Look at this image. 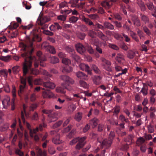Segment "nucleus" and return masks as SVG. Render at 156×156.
Masks as SVG:
<instances>
[{
    "label": "nucleus",
    "mask_w": 156,
    "mask_h": 156,
    "mask_svg": "<svg viewBox=\"0 0 156 156\" xmlns=\"http://www.w3.org/2000/svg\"><path fill=\"white\" fill-rule=\"evenodd\" d=\"M30 46L28 47L24 44H22L23 47V50L25 51L26 52L22 55L23 57H25V62L23 64V71L24 75H26L28 72V68H30L32 66V60H34V57L32 58L30 55L34 51V49L31 47L33 45V43L30 41Z\"/></svg>",
    "instance_id": "obj_1"
},
{
    "label": "nucleus",
    "mask_w": 156,
    "mask_h": 156,
    "mask_svg": "<svg viewBox=\"0 0 156 156\" xmlns=\"http://www.w3.org/2000/svg\"><path fill=\"white\" fill-rule=\"evenodd\" d=\"M43 113L48 114V119L50 122H53L56 121L57 119V114L55 113H52V110H42Z\"/></svg>",
    "instance_id": "obj_2"
},
{
    "label": "nucleus",
    "mask_w": 156,
    "mask_h": 156,
    "mask_svg": "<svg viewBox=\"0 0 156 156\" xmlns=\"http://www.w3.org/2000/svg\"><path fill=\"white\" fill-rule=\"evenodd\" d=\"M115 136V133L114 132H111L109 134V140H108L107 139L104 140L103 141L101 142L102 144L105 145L107 147H109L112 143V140ZM101 143V142H100Z\"/></svg>",
    "instance_id": "obj_3"
},
{
    "label": "nucleus",
    "mask_w": 156,
    "mask_h": 156,
    "mask_svg": "<svg viewBox=\"0 0 156 156\" xmlns=\"http://www.w3.org/2000/svg\"><path fill=\"white\" fill-rule=\"evenodd\" d=\"M100 59L102 62L101 65L103 68L108 71H111V69L109 67L111 64V62L103 57L101 58Z\"/></svg>",
    "instance_id": "obj_4"
},
{
    "label": "nucleus",
    "mask_w": 156,
    "mask_h": 156,
    "mask_svg": "<svg viewBox=\"0 0 156 156\" xmlns=\"http://www.w3.org/2000/svg\"><path fill=\"white\" fill-rule=\"evenodd\" d=\"M2 108L7 109L10 105V98L8 96H5L2 100Z\"/></svg>",
    "instance_id": "obj_5"
},
{
    "label": "nucleus",
    "mask_w": 156,
    "mask_h": 156,
    "mask_svg": "<svg viewBox=\"0 0 156 156\" xmlns=\"http://www.w3.org/2000/svg\"><path fill=\"white\" fill-rule=\"evenodd\" d=\"M51 20L50 18L46 16H40L37 20L38 23L41 25H43L46 22L49 21Z\"/></svg>",
    "instance_id": "obj_6"
},
{
    "label": "nucleus",
    "mask_w": 156,
    "mask_h": 156,
    "mask_svg": "<svg viewBox=\"0 0 156 156\" xmlns=\"http://www.w3.org/2000/svg\"><path fill=\"white\" fill-rule=\"evenodd\" d=\"M80 69L83 70L85 71L88 74L92 75V72L90 69L89 66L87 64L81 63L79 65Z\"/></svg>",
    "instance_id": "obj_7"
},
{
    "label": "nucleus",
    "mask_w": 156,
    "mask_h": 156,
    "mask_svg": "<svg viewBox=\"0 0 156 156\" xmlns=\"http://www.w3.org/2000/svg\"><path fill=\"white\" fill-rule=\"evenodd\" d=\"M21 117L23 122L24 124L27 126V128L30 130V136L33 137V134L32 133V129H31L30 128V125L28 122H25L24 117V113L23 112H21Z\"/></svg>",
    "instance_id": "obj_8"
},
{
    "label": "nucleus",
    "mask_w": 156,
    "mask_h": 156,
    "mask_svg": "<svg viewBox=\"0 0 156 156\" xmlns=\"http://www.w3.org/2000/svg\"><path fill=\"white\" fill-rule=\"evenodd\" d=\"M61 78L63 81L69 84H73L74 83V81L72 79L66 76H62Z\"/></svg>",
    "instance_id": "obj_9"
},
{
    "label": "nucleus",
    "mask_w": 156,
    "mask_h": 156,
    "mask_svg": "<svg viewBox=\"0 0 156 156\" xmlns=\"http://www.w3.org/2000/svg\"><path fill=\"white\" fill-rule=\"evenodd\" d=\"M21 83L22 85H20V90L18 91V94L21 95V92L23 91L24 89L25 88L26 85V79L25 78H21Z\"/></svg>",
    "instance_id": "obj_10"
},
{
    "label": "nucleus",
    "mask_w": 156,
    "mask_h": 156,
    "mask_svg": "<svg viewBox=\"0 0 156 156\" xmlns=\"http://www.w3.org/2000/svg\"><path fill=\"white\" fill-rule=\"evenodd\" d=\"M76 50L79 53L82 54L85 52V49L84 46L80 43H78L75 45Z\"/></svg>",
    "instance_id": "obj_11"
},
{
    "label": "nucleus",
    "mask_w": 156,
    "mask_h": 156,
    "mask_svg": "<svg viewBox=\"0 0 156 156\" xmlns=\"http://www.w3.org/2000/svg\"><path fill=\"white\" fill-rule=\"evenodd\" d=\"M76 105L72 103L69 105L66 108V112L68 114H71L76 108Z\"/></svg>",
    "instance_id": "obj_12"
},
{
    "label": "nucleus",
    "mask_w": 156,
    "mask_h": 156,
    "mask_svg": "<svg viewBox=\"0 0 156 156\" xmlns=\"http://www.w3.org/2000/svg\"><path fill=\"white\" fill-rule=\"evenodd\" d=\"M49 29L51 30L54 31H56L57 30L61 29L62 27L58 23H55L49 27Z\"/></svg>",
    "instance_id": "obj_13"
},
{
    "label": "nucleus",
    "mask_w": 156,
    "mask_h": 156,
    "mask_svg": "<svg viewBox=\"0 0 156 156\" xmlns=\"http://www.w3.org/2000/svg\"><path fill=\"white\" fill-rule=\"evenodd\" d=\"M76 75L77 77L80 79L84 80L88 79L87 76L82 72L79 71L77 72Z\"/></svg>",
    "instance_id": "obj_14"
},
{
    "label": "nucleus",
    "mask_w": 156,
    "mask_h": 156,
    "mask_svg": "<svg viewBox=\"0 0 156 156\" xmlns=\"http://www.w3.org/2000/svg\"><path fill=\"white\" fill-rule=\"evenodd\" d=\"M38 32V30L34 29L33 30L32 32H31V34L34 35V37L32 38L33 41H34V38H36L37 39V41L38 42L41 41V39L39 37V36L37 35V32Z\"/></svg>",
    "instance_id": "obj_15"
},
{
    "label": "nucleus",
    "mask_w": 156,
    "mask_h": 156,
    "mask_svg": "<svg viewBox=\"0 0 156 156\" xmlns=\"http://www.w3.org/2000/svg\"><path fill=\"white\" fill-rule=\"evenodd\" d=\"M36 149L37 150V153L38 156H47L46 151L44 150L42 151L41 149L39 148L38 147H37Z\"/></svg>",
    "instance_id": "obj_16"
},
{
    "label": "nucleus",
    "mask_w": 156,
    "mask_h": 156,
    "mask_svg": "<svg viewBox=\"0 0 156 156\" xmlns=\"http://www.w3.org/2000/svg\"><path fill=\"white\" fill-rule=\"evenodd\" d=\"M43 96L44 98H51L55 96L54 94L51 92H44L43 93Z\"/></svg>",
    "instance_id": "obj_17"
},
{
    "label": "nucleus",
    "mask_w": 156,
    "mask_h": 156,
    "mask_svg": "<svg viewBox=\"0 0 156 156\" xmlns=\"http://www.w3.org/2000/svg\"><path fill=\"white\" fill-rule=\"evenodd\" d=\"M43 85L44 87L51 89H54L55 86L54 83L50 82L44 83Z\"/></svg>",
    "instance_id": "obj_18"
},
{
    "label": "nucleus",
    "mask_w": 156,
    "mask_h": 156,
    "mask_svg": "<svg viewBox=\"0 0 156 156\" xmlns=\"http://www.w3.org/2000/svg\"><path fill=\"white\" fill-rule=\"evenodd\" d=\"M92 79L94 83L96 85L99 84L101 82V78L100 76H94L92 77Z\"/></svg>",
    "instance_id": "obj_19"
},
{
    "label": "nucleus",
    "mask_w": 156,
    "mask_h": 156,
    "mask_svg": "<svg viewBox=\"0 0 156 156\" xmlns=\"http://www.w3.org/2000/svg\"><path fill=\"white\" fill-rule=\"evenodd\" d=\"M123 55L120 53L118 54L116 58V60L120 63H123L125 62Z\"/></svg>",
    "instance_id": "obj_20"
},
{
    "label": "nucleus",
    "mask_w": 156,
    "mask_h": 156,
    "mask_svg": "<svg viewBox=\"0 0 156 156\" xmlns=\"http://www.w3.org/2000/svg\"><path fill=\"white\" fill-rule=\"evenodd\" d=\"M18 32L17 31L11 32L9 31L8 36L10 38H14L16 37L17 35Z\"/></svg>",
    "instance_id": "obj_21"
},
{
    "label": "nucleus",
    "mask_w": 156,
    "mask_h": 156,
    "mask_svg": "<svg viewBox=\"0 0 156 156\" xmlns=\"http://www.w3.org/2000/svg\"><path fill=\"white\" fill-rule=\"evenodd\" d=\"M52 142L55 144H59L62 143V141L59 138V135H58L52 140Z\"/></svg>",
    "instance_id": "obj_22"
},
{
    "label": "nucleus",
    "mask_w": 156,
    "mask_h": 156,
    "mask_svg": "<svg viewBox=\"0 0 156 156\" xmlns=\"http://www.w3.org/2000/svg\"><path fill=\"white\" fill-rule=\"evenodd\" d=\"M98 122V120L96 118H94L90 122V124L93 128H94L97 125Z\"/></svg>",
    "instance_id": "obj_23"
},
{
    "label": "nucleus",
    "mask_w": 156,
    "mask_h": 156,
    "mask_svg": "<svg viewBox=\"0 0 156 156\" xmlns=\"http://www.w3.org/2000/svg\"><path fill=\"white\" fill-rule=\"evenodd\" d=\"M11 59L10 55H8L6 56H0V59L5 62H8Z\"/></svg>",
    "instance_id": "obj_24"
},
{
    "label": "nucleus",
    "mask_w": 156,
    "mask_h": 156,
    "mask_svg": "<svg viewBox=\"0 0 156 156\" xmlns=\"http://www.w3.org/2000/svg\"><path fill=\"white\" fill-rule=\"evenodd\" d=\"M80 86L84 88H87L89 87V85L85 82L83 80L79 81Z\"/></svg>",
    "instance_id": "obj_25"
},
{
    "label": "nucleus",
    "mask_w": 156,
    "mask_h": 156,
    "mask_svg": "<svg viewBox=\"0 0 156 156\" xmlns=\"http://www.w3.org/2000/svg\"><path fill=\"white\" fill-rule=\"evenodd\" d=\"M0 74L5 78L8 77V72L6 69H3L0 70Z\"/></svg>",
    "instance_id": "obj_26"
},
{
    "label": "nucleus",
    "mask_w": 156,
    "mask_h": 156,
    "mask_svg": "<svg viewBox=\"0 0 156 156\" xmlns=\"http://www.w3.org/2000/svg\"><path fill=\"white\" fill-rule=\"evenodd\" d=\"M133 136L132 135H130L125 140L126 142H129V144H131L133 142Z\"/></svg>",
    "instance_id": "obj_27"
},
{
    "label": "nucleus",
    "mask_w": 156,
    "mask_h": 156,
    "mask_svg": "<svg viewBox=\"0 0 156 156\" xmlns=\"http://www.w3.org/2000/svg\"><path fill=\"white\" fill-rule=\"evenodd\" d=\"M61 86L62 87H63L69 90H71L73 89L72 87L71 86H69V85H66V83H62Z\"/></svg>",
    "instance_id": "obj_28"
},
{
    "label": "nucleus",
    "mask_w": 156,
    "mask_h": 156,
    "mask_svg": "<svg viewBox=\"0 0 156 156\" xmlns=\"http://www.w3.org/2000/svg\"><path fill=\"white\" fill-rule=\"evenodd\" d=\"M91 67L96 73L99 74L100 73V71L99 69L95 65L92 64L91 65Z\"/></svg>",
    "instance_id": "obj_29"
},
{
    "label": "nucleus",
    "mask_w": 156,
    "mask_h": 156,
    "mask_svg": "<svg viewBox=\"0 0 156 156\" xmlns=\"http://www.w3.org/2000/svg\"><path fill=\"white\" fill-rule=\"evenodd\" d=\"M104 26L105 27L111 30L114 29V27L113 25L108 22H105L104 24Z\"/></svg>",
    "instance_id": "obj_30"
},
{
    "label": "nucleus",
    "mask_w": 156,
    "mask_h": 156,
    "mask_svg": "<svg viewBox=\"0 0 156 156\" xmlns=\"http://www.w3.org/2000/svg\"><path fill=\"white\" fill-rule=\"evenodd\" d=\"M51 62L52 63H56L59 62V60L58 58L53 56L51 58Z\"/></svg>",
    "instance_id": "obj_31"
},
{
    "label": "nucleus",
    "mask_w": 156,
    "mask_h": 156,
    "mask_svg": "<svg viewBox=\"0 0 156 156\" xmlns=\"http://www.w3.org/2000/svg\"><path fill=\"white\" fill-rule=\"evenodd\" d=\"M82 115L81 113L78 112L76 115L75 119L78 121H80L82 119Z\"/></svg>",
    "instance_id": "obj_32"
},
{
    "label": "nucleus",
    "mask_w": 156,
    "mask_h": 156,
    "mask_svg": "<svg viewBox=\"0 0 156 156\" xmlns=\"http://www.w3.org/2000/svg\"><path fill=\"white\" fill-rule=\"evenodd\" d=\"M145 141V139L143 137H140L138 138L137 140V143L138 144H143Z\"/></svg>",
    "instance_id": "obj_33"
},
{
    "label": "nucleus",
    "mask_w": 156,
    "mask_h": 156,
    "mask_svg": "<svg viewBox=\"0 0 156 156\" xmlns=\"http://www.w3.org/2000/svg\"><path fill=\"white\" fill-rule=\"evenodd\" d=\"M16 87H15L14 86H12V96L13 97L12 101H14L15 100V98L16 97Z\"/></svg>",
    "instance_id": "obj_34"
},
{
    "label": "nucleus",
    "mask_w": 156,
    "mask_h": 156,
    "mask_svg": "<svg viewBox=\"0 0 156 156\" xmlns=\"http://www.w3.org/2000/svg\"><path fill=\"white\" fill-rule=\"evenodd\" d=\"M62 63L66 65H69L71 63L70 60L67 58H64L62 59Z\"/></svg>",
    "instance_id": "obj_35"
},
{
    "label": "nucleus",
    "mask_w": 156,
    "mask_h": 156,
    "mask_svg": "<svg viewBox=\"0 0 156 156\" xmlns=\"http://www.w3.org/2000/svg\"><path fill=\"white\" fill-rule=\"evenodd\" d=\"M56 91L57 92L65 94L66 92L64 90V88H62L61 87H58L56 88Z\"/></svg>",
    "instance_id": "obj_36"
},
{
    "label": "nucleus",
    "mask_w": 156,
    "mask_h": 156,
    "mask_svg": "<svg viewBox=\"0 0 156 156\" xmlns=\"http://www.w3.org/2000/svg\"><path fill=\"white\" fill-rule=\"evenodd\" d=\"M78 20V18L77 17L73 16L70 18L69 21L70 23H73L76 22Z\"/></svg>",
    "instance_id": "obj_37"
},
{
    "label": "nucleus",
    "mask_w": 156,
    "mask_h": 156,
    "mask_svg": "<svg viewBox=\"0 0 156 156\" xmlns=\"http://www.w3.org/2000/svg\"><path fill=\"white\" fill-rule=\"evenodd\" d=\"M135 54V53L134 51H130L128 53V57L130 58H132L134 57Z\"/></svg>",
    "instance_id": "obj_38"
},
{
    "label": "nucleus",
    "mask_w": 156,
    "mask_h": 156,
    "mask_svg": "<svg viewBox=\"0 0 156 156\" xmlns=\"http://www.w3.org/2000/svg\"><path fill=\"white\" fill-rule=\"evenodd\" d=\"M12 71L14 73H17L20 70L19 67L18 66H15L12 67Z\"/></svg>",
    "instance_id": "obj_39"
},
{
    "label": "nucleus",
    "mask_w": 156,
    "mask_h": 156,
    "mask_svg": "<svg viewBox=\"0 0 156 156\" xmlns=\"http://www.w3.org/2000/svg\"><path fill=\"white\" fill-rule=\"evenodd\" d=\"M35 85H40L42 83V80L41 79H37L35 80L34 81Z\"/></svg>",
    "instance_id": "obj_40"
},
{
    "label": "nucleus",
    "mask_w": 156,
    "mask_h": 156,
    "mask_svg": "<svg viewBox=\"0 0 156 156\" xmlns=\"http://www.w3.org/2000/svg\"><path fill=\"white\" fill-rule=\"evenodd\" d=\"M78 141L79 142L78 143L80 144H84H84H85L84 140H85L86 139V137H83L81 138H79V137H78Z\"/></svg>",
    "instance_id": "obj_41"
},
{
    "label": "nucleus",
    "mask_w": 156,
    "mask_h": 156,
    "mask_svg": "<svg viewBox=\"0 0 156 156\" xmlns=\"http://www.w3.org/2000/svg\"><path fill=\"white\" fill-rule=\"evenodd\" d=\"M49 51L50 52L53 54H55L56 53V51L55 48L52 46H49L48 47Z\"/></svg>",
    "instance_id": "obj_42"
},
{
    "label": "nucleus",
    "mask_w": 156,
    "mask_h": 156,
    "mask_svg": "<svg viewBox=\"0 0 156 156\" xmlns=\"http://www.w3.org/2000/svg\"><path fill=\"white\" fill-rule=\"evenodd\" d=\"M48 151L49 153L51 154H54L55 152V149L52 147H49Z\"/></svg>",
    "instance_id": "obj_43"
},
{
    "label": "nucleus",
    "mask_w": 156,
    "mask_h": 156,
    "mask_svg": "<svg viewBox=\"0 0 156 156\" xmlns=\"http://www.w3.org/2000/svg\"><path fill=\"white\" fill-rule=\"evenodd\" d=\"M66 18V16L64 15H60L57 17V19L58 20L62 21H65Z\"/></svg>",
    "instance_id": "obj_44"
},
{
    "label": "nucleus",
    "mask_w": 156,
    "mask_h": 156,
    "mask_svg": "<svg viewBox=\"0 0 156 156\" xmlns=\"http://www.w3.org/2000/svg\"><path fill=\"white\" fill-rule=\"evenodd\" d=\"M119 119L122 122H128V120L127 119H126L125 117L122 115H121L119 117Z\"/></svg>",
    "instance_id": "obj_45"
},
{
    "label": "nucleus",
    "mask_w": 156,
    "mask_h": 156,
    "mask_svg": "<svg viewBox=\"0 0 156 156\" xmlns=\"http://www.w3.org/2000/svg\"><path fill=\"white\" fill-rule=\"evenodd\" d=\"M31 73L34 75H37L39 74V71L36 69H32L31 70Z\"/></svg>",
    "instance_id": "obj_46"
},
{
    "label": "nucleus",
    "mask_w": 156,
    "mask_h": 156,
    "mask_svg": "<svg viewBox=\"0 0 156 156\" xmlns=\"http://www.w3.org/2000/svg\"><path fill=\"white\" fill-rule=\"evenodd\" d=\"M113 90L115 92V94L121 93L122 91L116 86L113 87Z\"/></svg>",
    "instance_id": "obj_47"
},
{
    "label": "nucleus",
    "mask_w": 156,
    "mask_h": 156,
    "mask_svg": "<svg viewBox=\"0 0 156 156\" xmlns=\"http://www.w3.org/2000/svg\"><path fill=\"white\" fill-rule=\"evenodd\" d=\"M87 49L90 53L91 54H92L94 53V50L90 46H87Z\"/></svg>",
    "instance_id": "obj_48"
},
{
    "label": "nucleus",
    "mask_w": 156,
    "mask_h": 156,
    "mask_svg": "<svg viewBox=\"0 0 156 156\" xmlns=\"http://www.w3.org/2000/svg\"><path fill=\"white\" fill-rule=\"evenodd\" d=\"M78 37L81 39H83L85 36V35L83 33H79L77 34Z\"/></svg>",
    "instance_id": "obj_49"
},
{
    "label": "nucleus",
    "mask_w": 156,
    "mask_h": 156,
    "mask_svg": "<svg viewBox=\"0 0 156 156\" xmlns=\"http://www.w3.org/2000/svg\"><path fill=\"white\" fill-rule=\"evenodd\" d=\"M9 125L8 124H6L4 125V126L1 127L0 129L1 131H5L9 128Z\"/></svg>",
    "instance_id": "obj_50"
},
{
    "label": "nucleus",
    "mask_w": 156,
    "mask_h": 156,
    "mask_svg": "<svg viewBox=\"0 0 156 156\" xmlns=\"http://www.w3.org/2000/svg\"><path fill=\"white\" fill-rule=\"evenodd\" d=\"M42 55V53L40 51H38L37 52V55L39 57V60L40 61V65L41 66H45V65H43L42 64V62H41V59L40 58V57L41 56V55Z\"/></svg>",
    "instance_id": "obj_51"
},
{
    "label": "nucleus",
    "mask_w": 156,
    "mask_h": 156,
    "mask_svg": "<svg viewBox=\"0 0 156 156\" xmlns=\"http://www.w3.org/2000/svg\"><path fill=\"white\" fill-rule=\"evenodd\" d=\"M28 81L29 84L32 87V86L33 78L31 76H29L28 77Z\"/></svg>",
    "instance_id": "obj_52"
},
{
    "label": "nucleus",
    "mask_w": 156,
    "mask_h": 156,
    "mask_svg": "<svg viewBox=\"0 0 156 156\" xmlns=\"http://www.w3.org/2000/svg\"><path fill=\"white\" fill-rule=\"evenodd\" d=\"M84 59L85 60L89 62H91L92 61V57L89 55H87L85 56Z\"/></svg>",
    "instance_id": "obj_53"
},
{
    "label": "nucleus",
    "mask_w": 156,
    "mask_h": 156,
    "mask_svg": "<svg viewBox=\"0 0 156 156\" xmlns=\"http://www.w3.org/2000/svg\"><path fill=\"white\" fill-rule=\"evenodd\" d=\"M43 33L44 34L47 35L52 36L53 35V33L52 32H51L48 30H44L43 31Z\"/></svg>",
    "instance_id": "obj_54"
},
{
    "label": "nucleus",
    "mask_w": 156,
    "mask_h": 156,
    "mask_svg": "<svg viewBox=\"0 0 156 156\" xmlns=\"http://www.w3.org/2000/svg\"><path fill=\"white\" fill-rule=\"evenodd\" d=\"M62 121H59L56 122L53 125V127L55 128L59 126L62 124Z\"/></svg>",
    "instance_id": "obj_55"
},
{
    "label": "nucleus",
    "mask_w": 156,
    "mask_h": 156,
    "mask_svg": "<svg viewBox=\"0 0 156 156\" xmlns=\"http://www.w3.org/2000/svg\"><path fill=\"white\" fill-rule=\"evenodd\" d=\"M144 136L145 139L147 140H149L151 139L152 137L151 134H145Z\"/></svg>",
    "instance_id": "obj_56"
},
{
    "label": "nucleus",
    "mask_w": 156,
    "mask_h": 156,
    "mask_svg": "<svg viewBox=\"0 0 156 156\" xmlns=\"http://www.w3.org/2000/svg\"><path fill=\"white\" fill-rule=\"evenodd\" d=\"M68 69H66V68H64L62 70V72H71L72 70V67L68 66Z\"/></svg>",
    "instance_id": "obj_57"
},
{
    "label": "nucleus",
    "mask_w": 156,
    "mask_h": 156,
    "mask_svg": "<svg viewBox=\"0 0 156 156\" xmlns=\"http://www.w3.org/2000/svg\"><path fill=\"white\" fill-rule=\"evenodd\" d=\"M78 138H76L73 140L70 143V144L73 145L78 141Z\"/></svg>",
    "instance_id": "obj_58"
},
{
    "label": "nucleus",
    "mask_w": 156,
    "mask_h": 156,
    "mask_svg": "<svg viewBox=\"0 0 156 156\" xmlns=\"http://www.w3.org/2000/svg\"><path fill=\"white\" fill-rule=\"evenodd\" d=\"M147 5L148 7V8L150 10H152L154 8L153 4L151 2H149L147 4Z\"/></svg>",
    "instance_id": "obj_59"
},
{
    "label": "nucleus",
    "mask_w": 156,
    "mask_h": 156,
    "mask_svg": "<svg viewBox=\"0 0 156 156\" xmlns=\"http://www.w3.org/2000/svg\"><path fill=\"white\" fill-rule=\"evenodd\" d=\"M38 119V114L37 112H35L32 117V119L34 120H37Z\"/></svg>",
    "instance_id": "obj_60"
},
{
    "label": "nucleus",
    "mask_w": 156,
    "mask_h": 156,
    "mask_svg": "<svg viewBox=\"0 0 156 156\" xmlns=\"http://www.w3.org/2000/svg\"><path fill=\"white\" fill-rule=\"evenodd\" d=\"M16 124V121L15 119H14L12 122V124L10 127L11 128L14 129L15 128Z\"/></svg>",
    "instance_id": "obj_61"
},
{
    "label": "nucleus",
    "mask_w": 156,
    "mask_h": 156,
    "mask_svg": "<svg viewBox=\"0 0 156 156\" xmlns=\"http://www.w3.org/2000/svg\"><path fill=\"white\" fill-rule=\"evenodd\" d=\"M5 90L6 92L7 93L10 92V88L8 84H6L5 87Z\"/></svg>",
    "instance_id": "obj_62"
},
{
    "label": "nucleus",
    "mask_w": 156,
    "mask_h": 156,
    "mask_svg": "<svg viewBox=\"0 0 156 156\" xmlns=\"http://www.w3.org/2000/svg\"><path fill=\"white\" fill-rule=\"evenodd\" d=\"M16 153L20 156H23V152L19 150H16Z\"/></svg>",
    "instance_id": "obj_63"
},
{
    "label": "nucleus",
    "mask_w": 156,
    "mask_h": 156,
    "mask_svg": "<svg viewBox=\"0 0 156 156\" xmlns=\"http://www.w3.org/2000/svg\"><path fill=\"white\" fill-rule=\"evenodd\" d=\"M73 57L77 62H80L81 61L80 57L77 55H74L73 56Z\"/></svg>",
    "instance_id": "obj_64"
}]
</instances>
